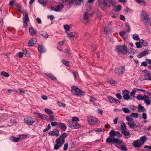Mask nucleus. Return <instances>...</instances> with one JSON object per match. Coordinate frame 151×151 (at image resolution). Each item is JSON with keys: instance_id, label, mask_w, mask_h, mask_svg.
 <instances>
[{"instance_id": "f257e3e1", "label": "nucleus", "mask_w": 151, "mask_h": 151, "mask_svg": "<svg viewBox=\"0 0 151 151\" xmlns=\"http://www.w3.org/2000/svg\"><path fill=\"white\" fill-rule=\"evenodd\" d=\"M109 134L111 137H109L107 138L106 141L107 143L113 144H118L119 145L123 143V141L122 140L118 139L122 136V134L118 132L111 130Z\"/></svg>"}, {"instance_id": "f03ea898", "label": "nucleus", "mask_w": 151, "mask_h": 151, "mask_svg": "<svg viewBox=\"0 0 151 151\" xmlns=\"http://www.w3.org/2000/svg\"><path fill=\"white\" fill-rule=\"evenodd\" d=\"M71 93L74 95L78 96H83L85 94V93L77 87L73 86L71 87Z\"/></svg>"}, {"instance_id": "7ed1b4c3", "label": "nucleus", "mask_w": 151, "mask_h": 151, "mask_svg": "<svg viewBox=\"0 0 151 151\" xmlns=\"http://www.w3.org/2000/svg\"><path fill=\"white\" fill-rule=\"evenodd\" d=\"M66 133H63L56 140L55 142L56 144L60 145V147H61L64 143L65 139L67 137Z\"/></svg>"}, {"instance_id": "20e7f679", "label": "nucleus", "mask_w": 151, "mask_h": 151, "mask_svg": "<svg viewBox=\"0 0 151 151\" xmlns=\"http://www.w3.org/2000/svg\"><path fill=\"white\" fill-rule=\"evenodd\" d=\"M116 51L119 54L122 53L124 54H125L127 52V48L125 45H123L122 46H116Z\"/></svg>"}, {"instance_id": "39448f33", "label": "nucleus", "mask_w": 151, "mask_h": 151, "mask_svg": "<svg viewBox=\"0 0 151 151\" xmlns=\"http://www.w3.org/2000/svg\"><path fill=\"white\" fill-rule=\"evenodd\" d=\"M124 68L125 67L124 66H122L121 67L116 68L115 70L114 73L118 75H122L125 71Z\"/></svg>"}, {"instance_id": "423d86ee", "label": "nucleus", "mask_w": 151, "mask_h": 151, "mask_svg": "<svg viewBox=\"0 0 151 151\" xmlns=\"http://www.w3.org/2000/svg\"><path fill=\"white\" fill-rule=\"evenodd\" d=\"M34 122V119L31 117H28L24 119V123L28 125H32Z\"/></svg>"}, {"instance_id": "0eeeda50", "label": "nucleus", "mask_w": 151, "mask_h": 151, "mask_svg": "<svg viewBox=\"0 0 151 151\" xmlns=\"http://www.w3.org/2000/svg\"><path fill=\"white\" fill-rule=\"evenodd\" d=\"M141 16L143 18V21H144V23L147 22H150V19L149 18L146 12L144 11H142Z\"/></svg>"}, {"instance_id": "6e6552de", "label": "nucleus", "mask_w": 151, "mask_h": 151, "mask_svg": "<svg viewBox=\"0 0 151 151\" xmlns=\"http://www.w3.org/2000/svg\"><path fill=\"white\" fill-rule=\"evenodd\" d=\"M98 119L95 117L90 116L88 118V123L91 124H94L97 122Z\"/></svg>"}, {"instance_id": "1a4fd4ad", "label": "nucleus", "mask_w": 151, "mask_h": 151, "mask_svg": "<svg viewBox=\"0 0 151 151\" xmlns=\"http://www.w3.org/2000/svg\"><path fill=\"white\" fill-rule=\"evenodd\" d=\"M123 98L125 100H129L131 99L129 95V92L127 90L122 91Z\"/></svg>"}, {"instance_id": "9d476101", "label": "nucleus", "mask_w": 151, "mask_h": 151, "mask_svg": "<svg viewBox=\"0 0 151 151\" xmlns=\"http://www.w3.org/2000/svg\"><path fill=\"white\" fill-rule=\"evenodd\" d=\"M132 144L134 147L136 148L140 147L143 145L142 144L141 142L139 139L134 141Z\"/></svg>"}, {"instance_id": "9b49d317", "label": "nucleus", "mask_w": 151, "mask_h": 151, "mask_svg": "<svg viewBox=\"0 0 151 151\" xmlns=\"http://www.w3.org/2000/svg\"><path fill=\"white\" fill-rule=\"evenodd\" d=\"M24 136L25 135H20L19 137L18 138H17L13 136H11L10 137V139L11 140L14 142H17L19 141L21 137L22 138V139H23L24 138Z\"/></svg>"}, {"instance_id": "f8f14e48", "label": "nucleus", "mask_w": 151, "mask_h": 151, "mask_svg": "<svg viewBox=\"0 0 151 151\" xmlns=\"http://www.w3.org/2000/svg\"><path fill=\"white\" fill-rule=\"evenodd\" d=\"M149 53V50L146 49L144 51L141 52L137 55L138 58H141L143 56H145L148 54Z\"/></svg>"}, {"instance_id": "ddd939ff", "label": "nucleus", "mask_w": 151, "mask_h": 151, "mask_svg": "<svg viewBox=\"0 0 151 151\" xmlns=\"http://www.w3.org/2000/svg\"><path fill=\"white\" fill-rule=\"evenodd\" d=\"M48 134L50 136H55L56 137H58L59 135V132L57 130L55 129L53 131L49 132Z\"/></svg>"}, {"instance_id": "4468645a", "label": "nucleus", "mask_w": 151, "mask_h": 151, "mask_svg": "<svg viewBox=\"0 0 151 151\" xmlns=\"http://www.w3.org/2000/svg\"><path fill=\"white\" fill-rule=\"evenodd\" d=\"M121 133L123 134L124 135L127 136L124 137L125 139H128L131 137V135L129 132L126 129L122 130Z\"/></svg>"}, {"instance_id": "2eb2a0df", "label": "nucleus", "mask_w": 151, "mask_h": 151, "mask_svg": "<svg viewBox=\"0 0 151 151\" xmlns=\"http://www.w3.org/2000/svg\"><path fill=\"white\" fill-rule=\"evenodd\" d=\"M37 42V39L35 37L32 38L28 42V45L29 46H32L34 44Z\"/></svg>"}, {"instance_id": "dca6fc26", "label": "nucleus", "mask_w": 151, "mask_h": 151, "mask_svg": "<svg viewBox=\"0 0 151 151\" xmlns=\"http://www.w3.org/2000/svg\"><path fill=\"white\" fill-rule=\"evenodd\" d=\"M147 26V29L149 32H151V21L147 22L144 23Z\"/></svg>"}, {"instance_id": "f3484780", "label": "nucleus", "mask_w": 151, "mask_h": 151, "mask_svg": "<svg viewBox=\"0 0 151 151\" xmlns=\"http://www.w3.org/2000/svg\"><path fill=\"white\" fill-rule=\"evenodd\" d=\"M63 5L60 4L56 7L54 9L53 8H51V9L53 10H54L55 11L59 12L63 8Z\"/></svg>"}, {"instance_id": "a211bd4d", "label": "nucleus", "mask_w": 151, "mask_h": 151, "mask_svg": "<svg viewBox=\"0 0 151 151\" xmlns=\"http://www.w3.org/2000/svg\"><path fill=\"white\" fill-rule=\"evenodd\" d=\"M29 32L30 34L32 36L35 35L36 34V31L34 30L32 27H30L29 29Z\"/></svg>"}, {"instance_id": "6ab92c4d", "label": "nucleus", "mask_w": 151, "mask_h": 151, "mask_svg": "<svg viewBox=\"0 0 151 151\" xmlns=\"http://www.w3.org/2000/svg\"><path fill=\"white\" fill-rule=\"evenodd\" d=\"M83 0H71V1L69 2V4L70 5L73 4L75 1V4L76 5H78L81 3Z\"/></svg>"}, {"instance_id": "aec40b11", "label": "nucleus", "mask_w": 151, "mask_h": 151, "mask_svg": "<svg viewBox=\"0 0 151 151\" xmlns=\"http://www.w3.org/2000/svg\"><path fill=\"white\" fill-rule=\"evenodd\" d=\"M83 18L84 20H86L85 24L87 23V22L89 20L88 14L87 12H85L84 13Z\"/></svg>"}, {"instance_id": "412c9836", "label": "nucleus", "mask_w": 151, "mask_h": 151, "mask_svg": "<svg viewBox=\"0 0 151 151\" xmlns=\"http://www.w3.org/2000/svg\"><path fill=\"white\" fill-rule=\"evenodd\" d=\"M58 125L60 127L61 129L63 131H65L66 129V125L63 123H60Z\"/></svg>"}, {"instance_id": "4be33fe9", "label": "nucleus", "mask_w": 151, "mask_h": 151, "mask_svg": "<svg viewBox=\"0 0 151 151\" xmlns=\"http://www.w3.org/2000/svg\"><path fill=\"white\" fill-rule=\"evenodd\" d=\"M140 141L141 142L142 144L143 145L145 142L147 140V137L145 135L142 136L140 138Z\"/></svg>"}, {"instance_id": "5701e85b", "label": "nucleus", "mask_w": 151, "mask_h": 151, "mask_svg": "<svg viewBox=\"0 0 151 151\" xmlns=\"http://www.w3.org/2000/svg\"><path fill=\"white\" fill-rule=\"evenodd\" d=\"M127 124L130 128H133L134 127V123L133 120L128 122Z\"/></svg>"}, {"instance_id": "b1692460", "label": "nucleus", "mask_w": 151, "mask_h": 151, "mask_svg": "<svg viewBox=\"0 0 151 151\" xmlns=\"http://www.w3.org/2000/svg\"><path fill=\"white\" fill-rule=\"evenodd\" d=\"M37 116L42 119H45L47 118V116L40 113H36Z\"/></svg>"}, {"instance_id": "393cba45", "label": "nucleus", "mask_w": 151, "mask_h": 151, "mask_svg": "<svg viewBox=\"0 0 151 151\" xmlns=\"http://www.w3.org/2000/svg\"><path fill=\"white\" fill-rule=\"evenodd\" d=\"M40 34L41 36L44 37L45 38H47L49 37L48 34L45 31H41L40 32Z\"/></svg>"}, {"instance_id": "a878e982", "label": "nucleus", "mask_w": 151, "mask_h": 151, "mask_svg": "<svg viewBox=\"0 0 151 151\" xmlns=\"http://www.w3.org/2000/svg\"><path fill=\"white\" fill-rule=\"evenodd\" d=\"M136 90L134 88L130 93L131 99H133L135 97V95L136 92Z\"/></svg>"}, {"instance_id": "bb28decb", "label": "nucleus", "mask_w": 151, "mask_h": 151, "mask_svg": "<svg viewBox=\"0 0 151 151\" xmlns=\"http://www.w3.org/2000/svg\"><path fill=\"white\" fill-rule=\"evenodd\" d=\"M73 129H78L80 127V125L76 122H73Z\"/></svg>"}, {"instance_id": "cd10ccee", "label": "nucleus", "mask_w": 151, "mask_h": 151, "mask_svg": "<svg viewBox=\"0 0 151 151\" xmlns=\"http://www.w3.org/2000/svg\"><path fill=\"white\" fill-rule=\"evenodd\" d=\"M151 94V93L149 92H147L146 93L144 94L143 96V98L144 100L149 98V97Z\"/></svg>"}, {"instance_id": "c85d7f7f", "label": "nucleus", "mask_w": 151, "mask_h": 151, "mask_svg": "<svg viewBox=\"0 0 151 151\" xmlns=\"http://www.w3.org/2000/svg\"><path fill=\"white\" fill-rule=\"evenodd\" d=\"M103 3L105 6L110 7V3L111 2L110 0H104Z\"/></svg>"}, {"instance_id": "c756f323", "label": "nucleus", "mask_w": 151, "mask_h": 151, "mask_svg": "<svg viewBox=\"0 0 151 151\" xmlns=\"http://www.w3.org/2000/svg\"><path fill=\"white\" fill-rule=\"evenodd\" d=\"M138 111L139 112H144L145 111V109L143 106L140 104H139L138 106Z\"/></svg>"}, {"instance_id": "7c9ffc66", "label": "nucleus", "mask_w": 151, "mask_h": 151, "mask_svg": "<svg viewBox=\"0 0 151 151\" xmlns=\"http://www.w3.org/2000/svg\"><path fill=\"white\" fill-rule=\"evenodd\" d=\"M126 33L124 31H122L119 33L120 35L122 36L124 39H125L127 38L126 35Z\"/></svg>"}, {"instance_id": "2f4dec72", "label": "nucleus", "mask_w": 151, "mask_h": 151, "mask_svg": "<svg viewBox=\"0 0 151 151\" xmlns=\"http://www.w3.org/2000/svg\"><path fill=\"white\" fill-rule=\"evenodd\" d=\"M75 33L71 32L68 33L67 35L70 39L71 38L74 37L75 36Z\"/></svg>"}, {"instance_id": "473e14b6", "label": "nucleus", "mask_w": 151, "mask_h": 151, "mask_svg": "<svg viewBox=\"0 0 151 151\" xmlns=\"http://www.w3.org/2000/svg\"><path fill=\"white\" fill-rule=\"evenodd\" d=\"M150 76L151 74L150 73V72L149 71L148 73H147L146 75L145 76V79L149 80Z\"/></svg>"}, {"instance_id": "72a5a7b5", "label": "nucleus", "mask_w": 151, "mask_h": 151, "mask_svg": "<svg viewBox=\"0 0 151 151\" xmlns=\"http://www.w3.org/2000/svg\"><path fill=\"white\" fill-rule=\"evenodd\" d=\"M126 119L128 122L133 120V118L132 115H127L126 117Z\"/></svg>"}, {"instance_id": "f704fd0d", "label": "nucleus", "mask_w": 151, "mask_h": 151, "mask_svg": "<svg viewBox=\"0 0 151 151\" xmlns=\"http://www.w3.org/2000/svg\"><path fill=\"white\" fill-rule=\"evenodd\" d=\"M145 103L147 105H150L151 104V101L149 99V98L144 100Z\"/></svg>"}, {"instance_id": "c9c22d12", "label": "nucleus", "mask_w": 151, "mask_h": 151, "mask_svg": "<svg viewBox=\"0 0 151 151\" xmlns=\"http://www.w3.org/2000/svg\"><path fill=\"white\" fill-rule=\"evenodd\" d=\"M143 96L140 94L138 95L137 96V99L139 100L144 101V99Z\"/></svg>"}, {"instance_id": "e433bc0d", "label": "nucleus", "mask_w": 151, "mask_h": 151, "mask_svg": "<svg viewBox=\"0 0 151 151\" xmlns=\"http://www.w3.org/2000/svg\"><path fill=\"white\" fill-rule=\"evenodd\" d=\"M140 42L142 45L143 46H146L147 45V42L143 40H140Z\"/></svg>"}, {"instance_id": "4c0bfd02", "label": "nucleus", "mask_w": 151, "mask_h": 151, "mask_svg": "<svg viewBox=\"0 0 151 151\" xmlns=\"http://www.w3.org/2000/svg\"><path fill=\"white\" fill-rule=\"evenodd\" d=\"M45 111L48 114H51L53 113L52 111L49 109L46 108L45 109Z\"/></svg>"}, {"instance_id": "58836bf2", "label": "nucleus", "mask_w": 151, "mask_h": 151, "mask_svg": "<svg viewBox=\"0 0 151 151\" xmlns=\"http://www.w3.org/2000/svg\"><path fill=\"white\" fill-rule=\"evenodd\" d=\"M127 126L126 124L124 123H122L121 125V128L122 130L126 129Z\"/></svg>"}, {"instance_id": "ea45409f", "label": "nucleus", "mask_w": 151, "mask_h": 151, "mask_svg": "<svg viewBox=\"0 0 151 151\" xmlns=\"http://www.w3.org/2000/svg\"><path fill=\"white\" fill-rule=\"evenodd\" d=\"M137 2L138 4H140L142 3L144 5H146L145 1L144 0H134Z\"/></svg>"}, {"instance_id": "a19ab883", "label": "nucleus", "mask_w": 151, "mask_h": 151, "mask_svg": "<svg viewBox=\"0 0 151 151\" xmlns=\"http://www.w3.org/2000/svg\"><path fill=\"white\" fill-rule=\"evenodd\" d=\"M23 21L26 22H28L29 20V18L27 14V13H25V17H24L23 19Z\"/></svg>"}, {"instance_id": "79ce46f5", "label": "nucleus", "mask_w": 151, "mask_h": 151, "mask_svg": "<svg viewBox=\"0 0 151 151\" xmlns=\"http://www.w3.org/2000/svg\"><path fill=\"white\" fill-rule=\"evenodd\" d=\"M38 50L39 52L42 53L44 52V49L42 46H40L38 47Z\"/></svg>"}, {"instance_id": "37998d69", "label": "nucleus", "mask_w": 151, "mask_h": 151, "mask_svg": "<svg viewBox=\"0 0 151 151\" xmlns=\"http://www.w3.org/2000/svg\"><path fill=\"white\" fill-rule=\"evenodd\" d=\"M62 62L63 64L64 65L68 66L69 65V62L68 61H65L64 59H63L62 60Z\"/></svg>"}, {"instance_id": "c03bdc74", "label": "nucleus", "mask_w": 151, "mask_h": 151, "mask_svg": "<svg viewBox=\"0 0 151 151\" xmlns=\"http://www.w3.org/2000/svg\"><path fill=\"white\" fill-rule=\"evenodd\" d=\"M40 3L42 4L44 6H46L47 3L44 1V0H38Z\"/></svg>"}, {"instance_id": "a18cd8bd", "label": "nucleus", "mask_w": 151, "mask_h": 151, "mask_svg": "<svg viewBox=\"0 0 151 151\" xmlns=\"http://www.w3.org/2000/svg\"><path fill=\"white\" fill-rule=\"evenodd\" d=\"M133 38L134 40H138L139 39V36L136 34L133 35Z\"/></svg>"}, {"instance_id": "49530a36", "label": "nucleus", "mask_w": 151, "mask_h": 151, "mask_svg": "<svg viewBox=\"0 0 151 151\" xmlns=\"http://www.w3.org/2000/svg\"><path fill=\"white\" fill-rule=\"evenodd\" d=\"M68 124L69 127L71 128H73V122H72L71 121H68Z\"/></svg>"}, {"instance_id": "de8ad7c7", "label": "nucleus", "mask_w": 151, "mask_h": 151, "mask_svg": "<svg viewBox=\"0 0 151 151\" xmlns=\"http://www.w3.org/2000/svg\"><path fill=\"white\" fill-rule=\"evenodd\" d=\"M72 120L73 122H78L79 121V119L77 117L74 116L72 117Z\"/></svg>"}, {"instance_id": "09e8293b", "label": "nucleus", "mask_w": 151, "mask_h": 151, "mask_svg": "<svg viewBox=\"0 0 151 151\" xmlns=\"http://www.w3.org/2000/svg\"><path fill=\"white\" fill-rule=\"evenodd\" d=\"M125 25L126 29L128 30L127 31V32H129L130 31V27L129 23L127 22L125 23Z\"/></svg>"}, {"instance_id": "8fccbe9b", "label": "nucleus", "mask_w": 151, "mask_h": 151, "mask_svg": "<svg viewBox=\"0 0 151 151\" xmlns=\"http://www.w3.org/2000/svg\"><path fill=\"white\" fill-rule=\"evenodd\" d=\"M121 149L122 150L124 151H127V147L124 145H121Z\"/></svg>"}, {"instance_id": "3c124183", "label": "nucleus", "mask_w": 151, "mask_h": 151, "mask_svg": "<svg viewBox=\"0 0 151 151\" xmlns=\"http://www.w3.org/2000/svg\"><path fill=\"white\" fill-rule=\"evenodd\" d=\"M108 98L109 101L111 103H113L114 101V98L111 96H108Z\"/></svg>"}, {"instance_id": "603ef678", "label": "nucleus", "mask_w": 151, "mask_h": 151, "mask_svg": "<svg viewBox=\"0 0 151 151\" xmlns=\"http://www.w3.org/2000/svg\"><path fill=\"white\" fill-rule=\"evenodd\" d=\"M122 111L125 113H128L129 112V110L127 108H123L122 109Z\"/></svg>"}, {"instance_id": "864d4df0", "label": "nucleus", "mask_w": 151, "mask_h": 151, "mask_svg": "<svg viewBox=\"0 0 151 151\" xmlns=\"http://www.w3.org/2000/svg\"><path fill=\"white\" fill-rule=\"evenodd\" d=\"M64 27L65 30L68 31L70 29V27L67 24L65 25Z\"/></svg>"}, {"instance_id": "5fc2aeb1", "label": "nucleus", "mask_w": 151, "mask_h": 151, "mask_svg": "<svg viewBox=\"0 0 151 151\" xmlns=\"http://www.w3.org/2000/svg\"><path fill=\"white\" fill-rule=\"evenodd\" d=\"M134 128H136V129H135V131H138V130L140 129L141 128V126L139 125H136L134 124Z\"/></svg>"}, {"instance_id": "6e6d98bb", "label": "nucleus", "mask_w": 151, "mask_h": 151, "mask_svg": "<svg viewBox=\"0 0 151 151\" xmlns=\"http://www.w3.org/2000/svg\"><path fill=\"white\" fill-rule=\"evenodd\" d=\"M90 101L92 102H93L97 100L96 98H93L92 96H90Z\"/></svg>"}, {"instance_id": "4d7b16f0", "label": "nucleus", "mask_w": 151, "mask_h": 151, "mask_svg": "<svg viewBox=\"0 0 151 151\" xmlns=\"http://www.w3.org/2000/svg\"><path fill=\"white\" fill-rule=\"evenodd\" d=\"M2 75L6 77H8L9 76V75L4 71L2 72L1 73Z\"/></svg>"}, {"instance_id": "13d9d810", "label": "nucleus", "mask_w": 151, "mask_h": 151, "mask_svg": "<svg viewBox=\"0 0 151 151\" xmlns=\"http://www.w3.org/2000/svg\"><path fill=\"white\" fill-rule=\"evenodd\" d=\"M135 44L137 48H140L141 47L140 42H137Z\"/></svg>"}, {"instance_id": "bf43d9fd", "label": "nucleus", "mask_w": 151, "mask_h": 151, "mask_svg": "<svg viewBox=\"0 0 151 151\" xmlns=\"http://www.w3.org/2000/svg\"><path fill=\"white\" fill-rule=\"evenodd\" d=\"M60 147V145L56 144H55L54 147V149L55 150H58L59 148Z\"/></svg>"}, {"instance_id": "052dcab7", "label": "nucleus", "mask_w": 151, "mask_h": 151, "mask_svg": "<svg viewBox=\"0 0 151 151\" xmlns=\"http://www.w3.org/2000/svg\"><path fill=\"white\" fill-rule=\"evenodd\" d=\"M58 124L56 122H51V124L52 127H54L57 125Z\"/></svg>"}, {"instance_id": "680f3d73", "label": "nucleus", "mask_w": 151, "mask_h": 151, "mask_svg": "<svg viewBox=\"0 0 151 151\" xmlns=\"http://www.w3.org/2000/svg\"><path fill=\"white\" fill-rule=\"evenodd\" d=\"M54 117L53 115H50V117L49 118V120L50 121H54Z\"/></svg>"}, {"instance_id": "e2e57ef3", "label": "nucleus", "mask_w": 151, "mask_h": 151, "mask_svg": "<svg viewBox=\"0 0 151 151\" xmlns=\"http://www.w3.org/2000/svg\"><path fill=\"white\" fill-rule=\"evenodd\" d=\"M68 143H65L64 145L63 150H66L68 148Z\"/></svg>"}, {"instance_id": "0e129e2a", "label": "nucleus", "mask_w": 151, "mask_h": 151, "mask_svg": "<svg viewBox=\"0 0 151 151\" xmlns=\"http://www.w3.org/2000/svg\"><path fill=\"white\" fill-rule=\"evenodd\" d=\"M132 116L134 117L137 118L138 117V115L137 114L135 113H133L132 114Z\"/></svg>"}, {"instance_id": "69168bd1", "label": "nucleus", "mask_w": 151, "mask_h": 151, "mask_svg": "<svg viewBox=\"0 0 151 151\" xmlns=\"http://www.w3.org/2000/svg\"><path fill=\"white\" fill-rule=\"evenodd\" d=\"M116 96L119 99H122V96L119 93H117Z\"/></svg>"}, {"instance_id": "338daca9", "label": "nucleus", "mask_w": 151, "mask_h": 151, "mask_svg": "<svg viewBox=\"0 0 151 151\" xmlns=\"http://www.w3.org/2000/svg\"><path fill=\"white\" fill-rule=\"evenodd\" d=\"M58 106H62L63 107H64L65 106V104H63L61 102H58Z\"/></svg>"}, {"instance_id": "774afa93", "label": "nucleus", "mask_w": 151, "mask_h": 151, "mask_svg": "<svg viewBox=\"0 0 151 151\" xmlns=\"http://www.w3.org/2000/svg\"><path fill=\"white\" fill-rule=\"evenodd\" d=\"M48 76H49V78L52 80H56V78L53 76H52L51 74H49Z\"/></svg>"}]
</instances>
